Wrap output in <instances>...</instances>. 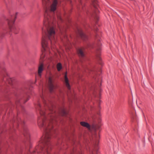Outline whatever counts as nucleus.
Here are the masks:
<instances>
[{
  "label": "nucleus",
  "mask_w": 154,
  "mask_h": 154,
  "mask_svg": "<svg viewBox=\"0 0 154 154\" xmlns=\"http://www.w3.org/2000/svg\"><path fill=\"white\" fill-rule=\"evenodd\" d=\"M16 91L14 92V93L17 98L15 102L16 108L19 110L18 107H19L23 112L25 111V109L22 104L25 103L29 100L30 89L26 87H23L19 89H16Z\"/></svg>",
  "instance_id": "obj_2"
},
{
  "label": "nucleus",
  "mask_w": 154,
  "mask_h": 154,
  "mask_svg": "<svg viewBox=\"0 0 154 154\" xmlns=\"http://www.w3.org/2000/svg\"><path fill=\"white\" fill-rule=\"evenodd\" d=\"M47 1L48 2L50 1V0H47Z\"/></svg>",
  "instance_id": "obj_25"
},
{
  "label": "nucleus",
  "mask_w": 154,
  "mask_h": 154,
  "mask_svg": "<svg viewBox=\"0 0 154 154\" xmlns=\"http://www.w3.org/2000/svg\"><path fill=\"white\" fill-rule=\"evenodd\" d=\"M71 154H82L79 150H78L75 148H74L70 151Z\"/></svg>",
  "instance_id": "obj_14"
},
{
  "label": "nucleus",
  "mask_w": 154,
  "mask_h": 154,
  "mask_svg": "<svg viewBox=\"0 0 154 154\" xmlns=\"http://www.w3.org/2000/svg\"><path fill=\"white\" fill-rule=\"evenodd\" d=\"M98 28H96L95 29V32H97V31H98Z\"/></svg>",
  "instance_id": "obj_21"
},
{
  "label": "nucleus",
  "mask_w": 154,
  "mask_h": 154,
  "mask_svg": "<svg viewBox=\"0 0 154 154\" xmlns=\"http://www.w3.org/2000/svg\"><path fill=\"white\" fill-rule=\"evenodd\" d=\"M54 76L49 77L48 80V83L50 92L52 93L53 91L54 86L53 84Z\"/></svg>",
  "instance_id": "obj_8"
},
{
  "label": "nucleus",
  "mask_w": 154,
  "mask_h": 154,
  "mask_svg": "<svg viewBox=\"0 0 154 154\" xmlns=\"http://www.w3.org/2000/svg\"><path fill=\"white\" fill-rule=\"evenodd\" d=\"M65 38H66V40H68V36L66 35H65L64 36Z\"/></svg>",
  "instance_id": "obj_20"
},
{
  "label": "nucleus",
  "mask_w": 154,
  "mask_h": 154,
  "mask_svg": "<svg viewBox=\"0 0 154 154\" xmlns=\"http://www.w3.org/2000/svg\"><path fill=\"white\" fill-rule=\"evenodd\" d=\"M5 92L8 93V91H5Z\"/></svg>",
  "instance_id": "obj_27"
},
{
  "label": "nucleus",
  "mask_w": 154,
  "mask_h": 154,
  "mask_svg": "<svg viewBox=\"0 0 154 154\" xmlns=\"http://www.w3.org/2000/svg\"><path fill=\"white\" fill-rule=\"evenodd\" d=\"M60 20L61 21H62V19L60 18Z\"/></svg>",
  "instance_id": "obj_30"
},
{
  "label": "nucleus",
  "mask_w": 154,
  "mask_h": 154,
  "mask_svg": "<svg viewBox=\"0 0 154 154\" xmlns=\"http://www.w3.org/2000/svg\"><path fill=\"white\" fill-rule=\"evenodd\" d=\"M97 114L99 115H100V113L99 112H98Z\"/></svg>",
  "instance_id": "obj_22"
},
{
  "label": "nucleus",
  "mask_w": 154,
  "mask_h": 154,
  "mask_svg": "<svg viewBox=\"0 0 154 154\" xmlns=\"http://www.w3.org/2000/svg\"><path fill=\"white\" fill-rule=\"evenodd\" d=\"M43 64L42 63H41L39 66L38 69V74L40 77H41L42 76L41 73L43 70Z\"/></svg>",
  "instance_id": "obj_13"
},
{
  "label": "nucleus",
  "mask_w": 154,
  "mask_h": 154,
  "mask_svg": "<svg viewBox=\"0 0 154 154\" xmlns=\"http://www.w3.org/2000/svg\"><path fill=\"white\" fill-rule=\"evenodd\" d=\"M11 104L12 106H13V104L11 103Z\"/></svg>",
  "instance_id": "obj_23"
},
{
  "label": "nucleus",
  "mask_w": 154,
  "mask_h": 154,
  "mask_svg": "<svg viewBox=\"0 0 154 154\" xmlns=\"http://www.w3.org/2000/svg\"><path fill=\"white\" fill-rule=\"evenodd\" d=\"M3 81H4L6 84L8 83L10 85H12L14 82V79L13 78H9L8 75L7 77H5L3 79Z\"/></svg>",
  "instance_id": "obj_9"
},
{
  "label": "nucleus",
  "mask_w": 154,
  "mask_h": 154,
  "mask_svg": "<svg viewBox=\"0 0 154 154\" xmlns=\"http://www.w3.org/2000/svg\"><path fill=\"white\" fill-rule=\"evenodd\" d=\"M77 33L83 40L86 41L88 39V36L83 32L81 29H78Z\"/></svg>",
  "instance_id": "obj_10"
},
{
  "label": "nucleus",
  "mask_w": 154,
  "mask_h": 154,
  "mask_svg": "<svg viewBox=\"0 0 154 154\" xmlns=\"http://www.w3.org/2000/svg\"><path fill=\"white\" fill-rule=\"evenodd\" d=\"M21 152H22V149H21Z\"/></svg>",
  "instance_id": "obj_31"
},
{
  "label": "nucleus",
  "mask_w": 154,
  "mask_h": 154,
  "mask_svg": "<svg viewBox=\"0 0 154 154\" xmlns=\"http://www.w3.org/2000/svg\"><path fill=\"white\" fill-rule=\"evenodd\" d=\"M18 112H17V116L15 118L14 117L12 119V122L13 125V127L15 126L17 127L19 124H21L23 125V134L25 137L26 140L24 141V143L26 147V146L28 145H29V148H31V143L30 142V135L27 127L25 125L24 122L18 116Z\"/></svg>",
  "instance_id": "obj_3"
},
{
  "label": "nucleus",
  "mask_w": 154,
  "mask_h": 154,
  "mask_svg": "<svg viewBox=\"0 0 154 154\" xmlns=\"http://www.w3.org/2000/svg\"><path fill=\"white\" fill-rule=\"evenodd\" d=\"M64 80L66 86L69 89H70V86L69 82L68 79L67 77V72H66L65 73Z\"/></svg>",
  "instance_id": "obj_12"
},
{
  "label": "nucleus",
  "mask_w": 154,
  "mask_h": 154,
  "mask_svg": "<svg viewBox=\"0 0 154 154\" xmlns=\"http://www.w3.org/2000/svg\"><path fill=\"white\" fill-rule=\"evenodd\" d=\"M59 114L62 116H66L67 113L65 109L64 108H62L61 109L60 111Z\"/></svg>",
  "instance_id": "obj_16"
},
{
  "label": "nucleus",
  "mask_w": 154,
  "mask_h": 154,
  "mask_svg": "<svg viewBox=\"0 0 154 154\" xmlns=\"http://www.w3.org/2000/svg\"><path fill=\"white\" fill-rule=\"evenodd\" d=\"M44 1H45V0H44Z\"/></svg>",
  "instance_id": "obj_32"
},
{
  "label": "nucleus",
  "mask_w": 154,
  "mask_h": 154,
  "mask_svg": "<svg viewBox=\"0 0 154 154\" xmlns=\"http://www.w3.org/2000/svg\"><path fill=\"white\" fill-rule=\"evenodd\" d=\"M96 134H95L93 137L94 145L92 149L90 151V154H97L98 153V143L99 140L98 137Z\"/></svg>",
  "instance_id": "obj_5"
},
{
  "label": "nucleus",
  "mask_w": 154,
  "mask_h": 154,
  "mask_svg": "<svg viewBox=\"0 0 154 154\" xmlns=\"http://www.w3.org/2000/svg\"><path fill=\"white\" fill-rule=\"evenodd\" d=\"M8 2H9V0H8Z\"/></svg>",
  "instance_id": "obj_29"
},
{
  "label": "nucleus",
  "mask_w": 154,
  "mask_h": 154,
  "mask_svg": "<svg viewBox=\"0 0 154 154\" xmlns=\"http://www.w3.org/2000/svg\"><path fill=\"white\" fill-rule=\"evenodd\" d=\"M84 48H80L77 50V53L80 58H83L85 57V54L84 51Z\"/></svg>",
  "instance_id": "obj_11"
},
{
  "label": "nucleus",
  "mask_w": 154,
  "mask_h": 154,
  "mask_svg": "<svg viewBox=\"0 0 154 154\" xmlns=\"http://www.w3.org/2000/svg\"><path fill=\"white\" fill-rule=\"evenodd\" d=\"M5 2L6 3V4H7V2H6V0H5Z\"/></svg>",
  "instance_id": "obj_24"
},
{
  "label": "nucleus",
  "mask_w": 154,
  "mask_h": 154,
  "mask_svg": "<svg viewBox=\"0 0 154 154\" xmlns=\"http://www.w3.org/2000/svg\"><path fill=\"white\" fill-rule=\"evenodd\" d=\"M17 13H16L15 15H11L10 17L7 19L9 29L11 31L13 32L15 34L18 33L19 30V28L14 25V23L17 18Z\"/></svg>",
  "instance_id": "obj_4"
},
{
  "label": "nucleus",
  "mask_w": 154,
  "mask_h": 154,
  "mask_svg": "<svg viewBox=\"0 0 154 154\" xmlns=\"http://www.w3.org/2000/svg\"><path fill=\"white\" fill-rule=\"evenodd\" d=\"M100 128V126L98 125H95L94 126V128L96 130L99 129Z\"/></svg>",
  "instance_id": "obj_19"
},
{
  "label": "nucleus",
  "mask_w": 154,
  "mask_h": 154,
  "mask_svg": "<svg viewBox=\"0 0 154 154\" xmlns=\"http://www.w3.org/2000/svg\"><path fill=\"white\" fill-rule=\"evenodd\" d=\"M80 4H81V5H82V2H81V1H80Z\"/></svg>",
  "instance_id": "obj_26"
},
{
  "label": "nucleus",
  "mask_w": 154,
  "mask_h": 154,
  "mask_svg": "<svg viewBox=\"0 0 154 154\" xmlns=\"http://www.w3.org/2000/svg\"><path fill=\"white\" fill-rule=\"evenodd\" d=\"M58 0H53V3L51 6L50 10L46 8L44 14L43 22L44 26L42 28V54L41 58L43 59L45 56V53L46 51L49 50V48L48 45V41L50 42L51 44L55 42V28L52 26L55 19L53 16L54 12L56 9Z\"/></svg>",
  "instance_id": "obj_1"
},
{
  "label": "nucleus",
  "mask_w": 154,
  "mask_h": 154,
  "mask_svg": "<svg viewBox=\"0 0 154 154\" xmlns=\"http://www.w3.org/2000/svg\"><path fill=\"white\" fill-rule=\"evenodd\" d=\"M82 9H83V10H84V8L83 7L82 8Z\"/></svg>",
  "instance_id": "obj_28"
},
{
  "label": "nucleus",
  "mask_w": 154,
  "mask_h": 154,
  "mask_svg": "<svg viewBox=\"0 0 154 154\" xmlns=\"http://www.w3.org/2000/svg\"><path fill=\"white\" fill-rule=\"evenodd\" d=\"M92 4L95 8V11L92 17L96 20L97 22L99 20V17L97 12H99V11L97 8V5H98V2L97 0H94L92 2Z\"/></svg>",
  "instance_id": "obj_6"
},
{
  "label": "nucleus",
  "mask_w": 154,
  "mask_h": 154,
  "mask_svg": "<svg viewBox=\"0 0 154 154\" xmlns=\"http://www.w3.org/2000/svg\"><path fill=\"white\" fill-rule=\"evenodd\" d=\"M57 69L58 71H60L62 68V66L61 63H58L57 66Z\"/></svg>",
  "instance_id": "obj_18"
},
{
  "label": "nucleus",
  "mask_w": 154,
  "mask_h": 154,
  "mask_svg": "<svg viewBox=\"0 0 154 154\" xmlns=\"http://www.w3.org/2000/svg\"><path fill=\"white\" fill-rule=\"evenodd\" d=\"M80 124L82 126L86 127L88 129H90V126L88 123L82 122H80Z\"/></svg>",
  "instance_id": "obj_15"
},
{
  "label": "nucleus",
  "mask_w": 154,
  "mask_h": 154,
  "mask_svg": "<svg viewBox=\"0 0 154 154\" xmlns=\"http://www.w3.org/2000/svg\"><path fill=\"white\" fill-rule=\"evenodd\" d=\"M98 48H97V57L99 63L101 65H102V62L101 61V58L100 56V51L101 50V46L100 43L99 42L98 44Z\"/></svg>",
  "instance_id": "obj_7"
},
{
  "label": "nucleus",
  "mask_w": 154,
  "mask_h": 154,
  "mask_svg": "<svg viewBox=\"0 0 154 154\" xmlns=\"http://www.w3.org/2000/svg\"><path fill=\"white\" fill-rule=\"evenodd\" d=\"M4 34H2L1 35V37H0V38H2V37H3L4 36ZM0 69H2L3 71L5 74H7V72H6V70L5 69L4 67L1 66L0 65Z\"/></svg>",
  "instance_id": "obj_17"
}]
</instances>
